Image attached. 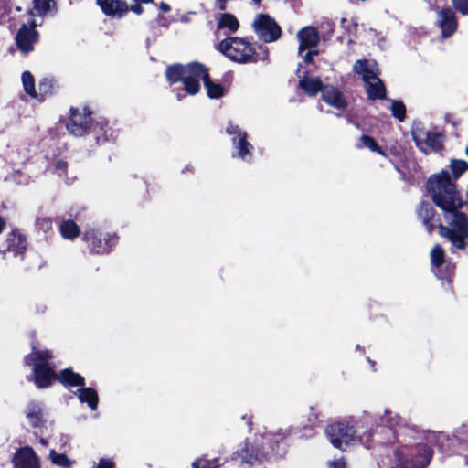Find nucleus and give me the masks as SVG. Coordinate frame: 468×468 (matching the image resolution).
Here are the masks:
<instances>
[{
    "label": "nucleus",
    "instance_id": "f257e3e1",
    "mask_svg": "<svg viewBox=\"0 0 468 468\" xmlns=\"http://www.w3.org/2000/svg\"><path fill=\"white\" fill-rule=\"evenodd\" d=\"M426 188L433 204L442 211L449 226L441 223L431 204L422 201L419 205L417 215L425 229L431 235L438 229L439 235L447 239L453 247L465 250L468 246V215L461 209L467 202L463 199L448 171L442 170L440 174L431 175L426 182Z\"/></svg>",
    "mask_w": 468,
    "mask_h": 468
},
{
    "label": "nucleus",
    "instance_id": "f03ea898",
    "mask_svg": "<svg viewBox=\"0 0 468 468\" xmlns=\"http://www.w3.org/2000/svg\"><path fill=\"white\" fill-rule=\"evenodd\" d=\"M216 49L238 64L269 61V48L262 44H252L245 37H227L216 45Z\"/></svg>",
    "mask_w": 468,
    "mask_h": 468
},
{
    "label": "nucleus",
    "instance_id": "7ed1b4c3",
    "mask_svg": "<svg viewBox=\"0 0 468 468\" xmlns=\"http://www.w3.org/2000/svg\"><path fill=\"white\" fill-rule=\"evenodd\" d=\"M325 434L331 444L342 451L357 441L367 449L373 447L374 432L372 429L360 432L359 428H356L348 421L330 423L325 429Z\"/></svg>",
    "mask_w": 468,
    "mask_h": 468
},
{
    "label": "nucleus",
    "instance_id": "20e7f679",
    "mask_svg": "<svg viewBox=\"0 0 468 468\" xmlns=\"http://www.w3.org/2000/svg\"><path fill=\"white\" fill-rule=\"evenodd\" d=\"M202 63L192 61L186 65L175 63L165 69V78L170 85L182 82L184 90L189 95H196L200 91L201 85L198 82L197 75Z\"/></svg>",
    "mask_w": 468,
    "mask_h": 468
},
{
    "label": "nucleus",
    "instance_id": "39448f33",
    "mask_svg": "<svg viewBox=\"0 0 468 468\" xmlns=\"http://www.w3.org/2000/svg\"><path fill=\"white\" fill-rule=\"evenodd\" d=\"M82 240L87 244L90 252L92 254H108L119 242L117 234H102L94 229H88L82 234Z\"/></svg>",
    "mask_w": 468,
    "mask_h": 468
},
{
    "label": "nucleus",
    "instance_id": "423d86ee",
    "mask_svg": "<svg viewBox=\"0 0 468 468\" xmlns=\"http://www.w3.org/2000/svg\"><path fill=\"white\" fill-rule=\"evenodd\" d=\"M92 112L88 106L80 112L78 108H69V116L65 123L68 132L74 136L89 135V126L92 122Z\"/></svg>",
    "mask_w": 468,
    "mask_h": 468
},
{
    "label": "nucleus",
    "instance_id": "0eeeda50",
    "mask_svg": "<svg viewBox=\"0 0 468 468\" xmlns=\"http://www.w3.org/2000/svg\"><path fill=\"white\" fill-rule=\"evenodd\" d=\"M253 28L258 37L264 43H271L278 40L282 35V28L268 14L257 15Z\"/></svg>",
    "mask_w": 468,
    "mask_h": 468
},
{
    "label": "nucleus",
    "instance_id": "6e6552de",
    "mask_svg": "<svg viewBox=\"0 0 468 468\" xmlns=\"http://www.w3.org/2000/svg\"><path fill=\"white\" fill-rule=\"evenodd\" d=\"M32 371L27 376V380L33 382L38 389L49 388L57 382L58 372L54 366L31 365Z\"/></svg>",
    "mask_w": 468,
    "mask_h": 468
},
{
    "label": "nucleus",
    "instance_id": "1a4fd4ad",
    "mask_svg": "<svg viewBox=\"0 0 468 468\" xmlns=\"http://www.w3.org/2000/svg\"><path fill=\"white\" fill-rule=\"evenodd\" d=\"M411 463L408 460L402 464V468H426L431 463L433 450L426 443H418L411 448Z\"/></svg>",
    "mask_w": 468,
    "mask_h": 468
},
{
    "label": "nucleus",
    "instance_id": "9d476101",
    "mask_svg": "<svg viewBox=\"0 0 468 468\" xmlns=\"http://www.w3.org/2000/svg\"><path fill=\"white\" fill-rule=\"evenodd\" d=\"M242 462L251 466L269 461V453L263 445L246 443L240 450Z\"/></svg>",
    "mask_w": 468,
    "mask_h": 468
},
{
    "label": "nucleus",
    "instance_id": "9b49d317",
    "mask_svg": "<svg viewBox=\"0 0 468 468\" xmlns=\"http://www.w3.org/2000/svg\"><path fill=\"white\" fill-rule=\"evenodd\" d=\"M33 340L30 343L31 352L23 358L25 366L31 365H46L54 366L52 360L54 358L53 352L49 349H37L35 333L32 334Z\"/></svg>",
    "mask_w": 468,
    "mask_h": 468
},
{
    "label": "nucleus",
    "instance_id": "f8f14e48",
    "mask_svg": "<svg viewBox=\"0 0 468 468\" xmlns=\"http://www.w3.org/2000/svg\"><path fill=\"white\" fill-rule=\"evenodd\" d=\"M39 32L37 29H28L27 26L23 24L16 35V44L17 48L25 54L34 50V46L38 42Z\"/></svg>",
    "mask_w": 468,
    "mask_h": 468
},
{
    "label": "nucleus",
    "instance_id": "ddd939ff",
    "mask_svg": "<svg viewBox=\"0 0 468 468\" xmlns=\"http://www.w3.org/2000/svg\"><path fill=\"white\" fill-rule=\"evenodd\" d=\"M89 134L93 137L94 144L101 145L113 138V131L106 120L93 121L89 126Z\"/></svg>",
    "mask_w": 468,
    "mask_h": 468
},
{
    "label": "nucleus",
    "instance_id": "4468645a",
    "mask_svg": "<svg viewBox=\"0 0 468 468\" xmlns=\"http://www.w3.org/2000/svg\"><path fill=\"white\" fill-rule=\"evenodd\" d=\"M439 26L441 31V37H450L457 29L458 22L454 11L447 6L443 7L439 13Z\"/></svg>",
    "mask_w": 468,
    "mask_h": 468
},
{
    "label": "nucleus",
    "instance_id": "2eb2a0df",
    "mask_svg": "<svg viewBox=\"0 0 468 468\" xmlns=\"http://www.w3.org/2000/svg\"><path fill=\"white\" fill-rule=\"evenodd\" d=\"M102 13L111 17L122 18L128 12V4L124 0H96Z\"/></svg>",
    "mask_w": 468,
    "mask_h": 468
},
{
    "label": "nucleus",
    "instance_id": "dca6fc26",
    "mask_svg": "<svg viewBox=\"0 0 468 468\" xmlns=\"http://www.w3.org/2000/svg\"><path fill=\"white\" fill-rule=\"evenodd\" d=\"M198 82L203 80L207 94L210 99H219L225 95V88L220 83H215L209 75V69L202 64L197 75Z\"/></svg>",
    "mask_w": 468,
    "mask_h": 468
},
{
    "label": "nucleus",
    "instance_id": "f3484780",
    "mask_svg": "<svg viewBox=\"0 0 468 468\" xmlns=\"http://www.w3.org/2000/svg\"><path fill=\"white\" fill-rule=\"evenodd\" d=\"M297 37L300 41L299 52L316 48L320 41L319 32L313 26L301 28L297 33Z\"/></svg>",
    "mask_w": 468,
    "mask_h": 468
},
{
    "label": "nucleus",
    "instance_id": "a211bd4d",
    "mask_svg": "<svg viewBox=\"0 0 468 468\" xmlns=\"http://www.w3.org/2000/svg\"><path fill=\"white\" fill-rule=\"evenodd\" d=\"M14 462L18 468H40L39 459L30 446L22 447L16 453Z\"/></svg>",
    "mask_w": 468,
    "mask_h": 468
},
{
    "label": "nucleus",
    "instance_id": "6ab92c4d",
    "mask_svg": "<svg viewBox=\"0 0 468 468\" xmlns=\"http://www.w3.org/2000/svg\"><path fill=\"white\" fill-rule=\"evenodd\" d=\"M5 243V250L12 252L15 256L24 255L27 250V238L18 229H14L8 233Z\"/></svg>",
    "mask_w": 468,
    "mask_h": 468
},
{
    "label": "nucleus",
    "instance_id": "aec40b11",
    "mask_svg": "<svg viewBox=\"0 0 468 468\" xmlns=\"http://www.w3.org/2000/svg\"><path fill=\"white\" fill-rule=\"evenodd\" d=\"M322 98L326 104L339 110L346 109L348 104L342 91L332 85L324 86Z\"/></svg>",
    "mask_w": 468,
    "mask_h": 468
},
{
    "label": "nucleus",
    "instance_id": "412c9836",
    "mask_svg": "<svg viewBox=\"0 0 468 468\" xmlns=\"http://www.w3.org/2000/svg\"><path fill=\"white\" fill-rule=\"evenodd\" d=\"M57 381L66 388L84 387L86 384L85 378L80 373L74 372L71 367H67L58 372Z\"/></svg>",
    "mask_w": 468,
    "mask_h": 468
},
{
    "label": "nucleus",
    "instance_id": "4be33fe9",
    "mask_svg": "<svg viewBox=\"0 0 468 468\" xmlns=\"http://www.w3.org/2000/svg\"><path fill=\"white\" fill-rule=\"evenodd\" d=\"M445 134L443 132H428L427 136L418 147L421 152L427 153L428 149L440 152L444 148Z\"/></svg>",
    "mask_w": 468,
    "mask_h": 468
},
{
    "label": "nucleus",
    "instance_id": "5701e85b",
    "mask_svg": "<svg viewBox=\"0 0 468 468\" xmlns=\"http://www.w3.org/2000/svg\"><path fill=\"white\" fill-rule=\"evenodd\" d=\"M269 460L271 458L278 459L285 455L287 452V442L285 441V436L282 434H274L268 441Z\"/></svg>",
    "mask_w": 468,
    "mask_h": 468
},
{
    "label": "nucleus",
    "instance_id": "b1692460",
    "mask_svg": "<svg viewBox=\"0 0 468 468\" xmlns=\"http://www.w3.org/2000/svg\"><path fill=\"white\" fill-rule=\"evenodd\" d=\"M299 88L302 89L308 96L314 97L320 91H323L324 86L319 77L308 78L303 77L299 80Z\"/></svg>",
    "mask_w": 468,
    "mask_h": 468
},
{
    "label": "nucleus",
    "instance_id": "393cba45",
    "mask_svg": "<svg viewBox=\"0 0 468 468\" xmlns=\"http://www.w3.org/2000/svg\"><path fill=\"white\" fill-rule=\"evenodd\" d=\"M26 417L33 428H40L45 423L42 408L35 401L27 406Z\"/></svg>",
    "mask_w": 468,
    "mask_h": 468
},
{
    "label": "nucleus",
    "instance_id": "a878e982",
    "mask_svg": "<svg viewBox=\"0 0 468 468\" xmlns=\"http://www.w3.org/2000/svg\"><path fill=\"white\" fill-rule=\"evenodd\" d=\"M232 144L237 149V156L241 158L242 160H250L252 154L251 151L253 146L251 144L248 142V134L241 133V137L237 139L236 137L232 138Z\"/></svg>",
    "mask_w": 468,
    "mask_h": 468
},
{
    "label": "nucleus",
    "instance_id": "bb28decb",
    "mask_svg": "<svg viewBox=\"0 0 468 468\" xmlns=\"http://www.w3.org/2000/svg\"><path fill=\"white\" fill-rule=\"evenodd\" d=\"M77 392L78 399L81 403H86L88 407L92 410H95L98 408L99 396L93 388H85L84 386L78 389Z\"/></svg>",
    "mask_w": 468,
    "mask_h": 468
},
{
    "label": "nucleus",
    "instance_id": "cd10ccee",
    "mask_svg": "<svg viewBox=\"0 0 468 468\" xmlns=\"http://www.w3.org/2000/svg\"><path fill=\"white\" fill-rule=\"evenodd\" d=\"M373 80H376V82L372 83L369 80L368 83H365L367 98L372 101L386 99L387 90L382 80L378 77V79H374Z\"/></svg>",
    "mask_w": 468,
    "mask_h": 468
},
{
    "label": "nucleus",
    "instance_id": "c85d7f7f",
    "mask_svg": "<svg viewBox=\"0 0 468 468\" xmlns=\"http://www.w3.org/2000/svg\"><path fill=\"white\" fill-rule=\"evenodd\" d=\"M33 10L32 16H46L49 12L57 13L58 5L56 0H33Z\"/></svg>",
    "mask_w": 468,
    "mask_h": 468
},
{
    "label": "nucleus",
    "instance_id": "c756f323",
    "mask_svg": "<svg viewBox=\"0 0 468 468\" xmlns=\"http://www.w3.org/2000/svg\"><path fill=\"white\" fill-rule=\"evenodd\" d=\"M238 18L231 13H222L217 23V29H228L229 34H233L239 28Z\"/></svg>",
    "mask_w": 468,
    "mask_h": 468
},
{
    "label": "nucleus",
    "instance_id": "7c9ffc66",
    "mask_svg": "<svg viewBox=\"0 0 468 468\" xmlns=\"http://www.w3.org/2000/svg\"><path fill=\"white\" fill-rule=\"evenodd\" d=\"M353 70L361 75V78L365 83H368L369 80L378 79L377 73L369 67V61L366 58L358 59L355 62Z\"/></svg>",
    "mask_w": 468,
    "mask_h": 468
},
{
    "label": "nucleus",
    "instance_id": "2f4dec72",
    "mask_svg": "<svg viewBox=\"0 0 468 468\" xmlns=\"http://www.w3.org/2000/svg\"><path fill=\"white\" fill-rule=\"evenodd\" d=\"M59 232L64 239L73 240L80 234V229L72 219L62 220L59 225Z\"/></svg>",
    "mask_w": 468,
    "mask_h": 468
},
{
    "label": "nucleus",
    "instance_id": "473e14b6",
    "mask_svg": "<svg viewBox=\"0 0 468 468\" xmlns=\"http://www.w3.org/2000/svg\"><path fill=\"white\" fill-rule=\"evenodd\" d=\"M357 149L368 148L371 152L377 153L383 157H387V153L382 149L378 142L370 135L363 134L356 144Z\"/></svg>",
    "mask_w": 468,
    "mask_h": 468
},
{
    "label": "nucleus",
    "instance_id": "72a5a7b5",
    "mask_svg": "<svg viewBox=\"0 0 468 468\" xmlns=\"http://www.w3.org/2000/svg\"><path fill=\"white\" fill-rule=\"evenodd\" d=\"M432 271L438 279L452 283L455 274V264L452 261H445L443 266L433 268Z\"/></svg>",
    "mask_w": 468,
    "mask_h": 468
},
{
    "label": "nucleus",
    "instance_id": "f704fd0d",
    "mask_svg": "<svg viewBox=\"0 0 468 468\" xmlns=\"http://www.w3.org/2000/svg\"><path fill=\"white\" fill-rule=\"evenodd\" d=\"M429 131H426L424 123L420 120H415L411 126V136L417 147H420L421 142L427 136Z\"/></svg>",
    "mask_w": 468,
    "mask_h": 468
},
{
    "label": "nucleus",
    "instance_id": "c9c22d12",
    "mask_svg": "<svg viewBox=\"0 0 468 468\" xmlns=\"http://www.w3.org/2000/svg\"><path fill=\"white\" fill-rule=\"evenodd\" d=\"M446 261V254L443 248L440 244H436L431 250V269L443 266Z\"/></svg>",
    "mask_w": 468,
    "mask_h": 468
},
{
    "label": "nucleus",
    "instance_id": "e433bc0d",
    "mask_svg": "<svg viewBox=\"0 0 468 468\" xmlns=\"http://www.w3.org/2000/svg\"><path fill=\"white\" fill-rule=\"evenodd\" d=\"M23 87L31 98L37 99V93L35 89V79L29 71H24L22 73Z\"/></svg>",
    "mask_w": 468,
    "mask_h": 468
},
{
    "label": "nucleus",
    "instance_id": "4c0bfd02",
    "mask_svg": "<svg viewBox=\"0 0 468 468\" xmlns=\"http://www.w3.org/2000/svg\"><path fill=\"white\" fill-rule=\"evenodd\" d=\"M38 90L42 98L38 99L43 101L44 97L51 96L56 90V82L52 79L45 78L39 81Z\"/></svg>",
    "mask_w": 468,
    "mask_h": 468
},
{
    "label": "nucleus",
    "instance_id": "58836bf2",
    "mask_svg": "<svg viewBox=\"0 0 468 468\" xmlns=\"http://www.w3.org/2000/svg\"><path fill=\"white\" fill-rule=\"evenodd\" d=\"M450 168L452 177L457 180L463 174L468 171V163L463 159H452Z\"/></svg>",
    "mask_w": 468,
    "mask_h": 468
},
{
    "label": "nucleus",
    "instance_id": "ea45409f",
    "mask_svg": "<svg viewBox=\"0 0 468 468\" xmlns=\"http://www.w3.org/2000/svg\"><path fill=\"white\" fill-rule=\"evenodd\" d=\"M390 111L391 115L399 122L405 121L407 110L403 101L391 100Z\"/></svg>",
    "mask_w": 468,
    "mask_h": 468
},
{
    "label": "nucleus",
    "instance_id": "a19ab883",
    "mask_svg": "<svg viewBox=\"0 0 468 468\" xmlns=\"http://www.w3.org/2000/svg\"><path fill=\"white\" fill-rule=\"evenodd\" d=\"M49 456L54 464L62 468H71L73 462L69 459L65 453H58L55 450H51Z\"/></svg>",
    "mask_w": 468,
    "mask_h": 468
},
{
    "label": "nucleus",
    "instance_id": "79ce46f5",
    "mask_svg": "<svg viewBox=\"0 0 468 468\" xmlns=\"http://www.w3.org/2000/svg\"><path fill=\"white\" fill-rule=\"evenodd\" d=\"M381 422L388 426L386 428V430L388 432L393 433L392 428L399 424V417L398 416L392 417L391 416V411L388 410H386L384 415L381 417ZM378 429H381L383 431V430H385V427H383V426H377L376 431Z\"/></svg>",
    "mask_w": 468,
    "mask_h": 468
},
{
    "label": "nucleus",
    "instance_id": "37998d69",
    "mask_svg": "<svg viewBox=\"0 0 468 468\" xmlns=\"http://www.w3.org/2000/svg\"><path fill=\"white\" fill-rule=\"evenodd\" d=\"M319 411L316 410L315 407H310L309 408V415H308V421L309 426H304V430H310L311 431L314 429V427L317 426V423L319 421Z\"/></svg>",
    "mask_w": 468,
    "mask_h": 468
},
{
    "label": "nucleus",
    "instance_id": "c03bdc74",
    "mask_svg": "<svg viewBox=\"0 0 468 468\" xmlns=\"http://www.w3.org/2000/svg\"><path fill=\"white\" fill-rule=\"evenodd\" d=\"M36 227L38 230L47 233L52 229V220L48 217L37 218L36 219Z\"/></svg>",
    "mask_w": 468,
    "mask_h": 468
},
{
    "label": "nucleus",
    "instance_id": "a18cd8bd",
    "mask_svg": "<svg viewBox=\"0 0 468 468\" xmlns=\"http://www.w3.org/2000/svg\"><path fill=\"white\" fill-rule=\"evenodd\" d=\"M452 5L461 15H468V0H452Z\"/></svg>",
    "mask_w": 468,
    "mask_h": 468
},
{
    "label": "nucleus",
    "instance_id": "49530a36",
    "mask_svg": "<svg viewBox=\"0 0 468 468\" xmlns=\"http://www.w3.org/2000/svg\"><path fill=\"white\" fill-rule=\"evenodd\" d=\"M226 133L230 135H236L235 137L237 139L241 137V133H247L246 132L242 131L239 125L233 124L231 122H229Z\"/></svg>",
    "mask_w": 468,
    "mask_h": 468
},
{
    "label": "nucleus",
    "instance_id": "de8ad7c7",
    "mask_svg": "<svg viewBox=\"0 0 468 468\" xmlns=\"http://www.w3.org/2000/svg\"><path fill=\"white\" fill-rule=\"evenodd\" d=\"M218 464L212 465L208 460L197 459L192 463V468H217Z\"/></svg>",
    "mask_w": 468,
    "mask_h": 468
},
{
    "label": "nucleus",
    "instance_id": "09e8293b",
    "mask_svg": "<svg viewBox=\"0 0 468 468\" xmlns=\"http://www.w3.org/2000/svg\"><path fill=\"white\" fill-rule=\"evenodd\" d=\"M97 468H115V463L112 460L101 458Z\"/></svg>",
    "mask_w": 468,
    "mask_h": 468
},
{
    "label": "nucleus",
    "instance_id": "8fccbe9b",
    "mask_svg": "<svg viewBox=\"0 0 468 468\" xmlns=\"http://www.w3.org/2000/svg\"><path fill=\"white\" fill-rule=\"evenodd\" d=\"M129 11L133 12L136 15H141L144 12V8L140 2H134L133 5H128Z\"/></svg>",
    "mask_w": 468,
    "mask_h": 468
},
{
    "label": "nucleus",
    "instance_id": "3c124183",
    "mask_svg": "<svg viewBox=\"0 0 468 468\" xmlns=\"http://www.w3.org/2000/svg\"><path fill=\"white\" fill-rule=\"evenodd\" d=\"M67 168H68V163L66 161L62 160V159L58 160L55 163V169L58 172L66 173Z\"/></svg>",
    "mask_w": 468,
    "mask_h": 468
},
{
    "label": "nucleus",
    "instance_id": "603ef678",
    "mask_svg": "<svg viewBox=\"0 0 468 468\" xmlns=\"http://www.w3.org/2000/svg\"><path fill=\"white\" fill-rule=\"evenodd\" d=\"M319 54V51L317 49H310L304 56V61L306 63H313L314 61V56H317Z\"/></svg>",
    "mask_w": 468,
    "mask_h": 468
},
{
    "label": "nucleus",
    "instance_id": "864d4df0",
    "mask_svg": "<svg viewBox=\"0 0 468 468\" xmlns=\"http://www.w3.org/2000/svg\"><path fill=\"white\" fill-rule=\"evenodd\" d=\"M329 468H346V463L343 459L335 460L330 463Z\"/></svg>",
    "mask_w": 468,
    "mask_h": 468
},
{
    "label": "nucleus",
    "instance_id": "5fc2aeb1",
    "mask_svg": "<svg viewBox=\"0 0 468 468\" xmlns=\"http://www.w3.org/2000/svg\"><path fill=\"white\" fill-rule=\"evenodd\" d=\"M158 7H159V9H160L162 12H165V13H167V12H170V11H171V6H170L167 3H165V2H161V3L158 5Z\"/></svg>",
    "mask_w": 468,
    "mask_h": 468
},
{
    "label": "nucleus",
    "instance_id": "6e6d98bb",
    "mask_svg": "<svg viewBox=\"0 0 468 468\" xmlns=\"http://www.w3.org/2000/svg\"><path fill=\"white\" fill-rule=\"evenodd\" d=\"M157 20L160 26L168 27L165 17H164L162 15L158 16Z\"/></svg>",
    "mask_w": 468,
    "mask_h": 468
},
{
    "label": "nucleus",
    "instance_id": "4d7b16f0",
    "mask_svg": "<svg viewBox=\"0 0 468 468\" xmlns=\"http://www.w3.org/2000/svg\"><path fill=\"white\" fill-rule=\"evenodd\" d=\"M6 227V221L5 219L0 216V234L3 232V230L5 229Z\"/></svg>",
    "mask_w": 468,
    "mask_h": 468
},
{
    "label": "nucleus",
    "instance_id": "13d9d810",
    "mask_svg": "<svg viewBox=\"0 0 468 468\" xmlns=\"http://www.w3.org/2000/svg\"><path fill=\"white\" fill-rule=\"evenodd\" d=\"M219 2L218 9L224 11L227 8L228 0H218Z\"/></svg>",
    "mask_w": 468,
    "mask_h": 468
},
{
    "label": "nucleus",
    "instance_id": "bf43d9fd",
    "mask_svg": "<svg viewBox=\"0 0 468 468\" xmlns=\"http://www.w3.org/2000/svg\"><path fill=\"white\" fill-rule=\"evenodd\" d=\"M37 27V24H36V21L34 19H32L29 23V26L27 27L28 29H36Z\"/></svg>",
    "mask_w": 468,
    "mask_h": 468
},
{
    "label": "nucleus",
    "instance_id": "052dcab7",
    "mask_svg": "<svg viewBox=\"0 0 468 468\" xmlns=\"http://www.w3.org/2000/svg\"><path fill=\"white\" fill-rule=\"evenodd\" d=\"M346 121L349 122V123H352L355 122L356 121L353 119V116L351 114H346Z\"/></svg>",
    "mask_w": 468,
    "mask_h": 468
},
{
    "label": "nucleus",
    "instance_id": "680f3d73",
    "mask_svg": "<svg viewBox=\"0 0 468 468\" xmlns=\"http://www.w3.org/2000/svg\"><path fill=\"white\" fill-rule=\"evenodd\" d=\"M133 2H140L141 4H153L154 0H133Z\"/></svg>",
    "mask_w": 468,
    "mask_h": 468
},
{
    "label": "nucleus",
    "instance_id": "e2e57ef3",
    "mask_svg": "<svg viewBox=\"0 0 468 468\" xmlns=\"http://www.w3.org/2000/svg\"><path fill=\"white\" fill-rule=\"evenodd\" d=\"M353 125H355V126H356L357 129H359V130H361V129H362L361 124H360L357 121H356L355 122H353Z\"/></svg>",
    "mask_w": 468,
    "mask_h": 468
},
{
    "label": "nucleus",
    "instance_id": "0e129e2a",
    "mask_svg": "<svg viewBox=\"0 0 468 468\" xmlns=\"http://www.w3.org/2000/svg\"><path fill=\"white\" fill-rule=\"evenodd\" d=\"M255 4H260L262 0H252Z\"/></svg>",
    "mask_w": 468,
    "mask_h": 468
}]
</instances>
